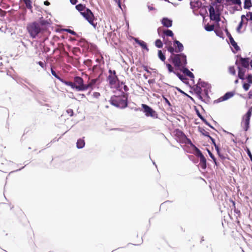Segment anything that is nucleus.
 I'll use <instances>...</instances> for the list:
<instances>
[{
    "mask_svg": "<svg viewBox=\"0 0 252 252\" xmlns=\"http://www.w3.org/2000/svg\"><path fill=\"white\" fill-rule=\"evenodd\" d=\"M49 25V20L41 17L37 21L28 23L27 26V30L31 38H39L43 35Z\"/></svg>",
    "mask_w": 252,
    "mask_h": 252,
    "instance_id": "nucleus-1",
    "label": "nucleus"
},
{
    "mask_svg": "<svg viewBox=\"0 0 252 252\" xmlns=\"http://www.w3.org/2000/svg\"><path fill=\"white\" fill-rule=\"evenodd\" d=\"M174 65L176 66H180L186 64V57L184 55H175L171 56Z\"/></svg>",
    "mask_w": 252,
    "mask_h": 252,
    "instance_id": "nucleus-2",
    "label": "nucleus"
},
{
    "mask_svg": "<svg viewBox=\"0 0 252 252\" xmlns=\"http://www.w3.org/2000/svg\"><path fill=\"white\" fill-rule=\"evenodd\" d=\"M112 103L120 108H125L126 106V98L125 96L122 97H115L112 98Z\"/></svg>",
    "mask_w": 252,
    "mask_h": 252,
    "instance_id": "nucleus-3",
    "label": "nucleus"
},
{
    "mask_svg": "<svg viewBox=\"0 0 252 252\" xmlns=\"http://www.w3.org/2000/svg\"><path fill=\"white\" fill-rule=\"evenodd\" d=\"M75 81L77 83H78V85H75L73 83L71 82H65V84L66 86L68 87H70L71 88H76L78 90H85L87 88L85 86H84L82 84L83 80L81 78L79 77H77L75 79Z\"/></svg>",
    "mask_w": 252,
    "mask_h": 252,
    "instance_id": "nucleus-4",
    "label": "nucleus"
},
{
    "mask_svg": "<svg viewBox=\"0 0 252 252\" xmlns=\"http://www.w3.org/2000/svg\"><path fill=\"white\" fill-rule=\"evenodd\" d=\"M142 107L143 109L144 112L145 116L147 117H151L153 118H157L158 114L155 111L152 109L151 107H149L146 104H142Z\"/></svg>",
    "mask_w": 252,
    "mask_h": 252,
    "instance_id": "nucleus-5",
    "label": "nucleus"
},
{
    "mask_svg": "<svg viewBox=\"0 0 252 252\" xmlns=\"http://www.w3.org/2000/svg\"><path fill=\"white\" fill-rule=\"evenodd\" d=\"M81 14L91 24H93L94 15L92 11L87 9L84 12H81Z\"/></svg>",
    "mask_w": 252,
    "mask_h": 252,
    "instance_id": "nucleus-6",
    "label": "nucleus"
},
{
    "mask_svg": "<svg viewBox=\"0 0 252 252\" xmlns=\"http://www.w3.org/2000/svg\"><path fill=\"white\" fill-rule=\"evenodd\" d=\"M210 16L211 20L218 21L220 18L218 12L215 11L214 8L211 6L209 9Z\"/></svg>",
    "mask_w": 252,
    "mask_h": 252,
    "instance_id": "nucleus-7",
    "label": "nucleus"
},
{
    "mask_svg": "<svg viewBox=\"0 0 252 252\" xmlns=\"http://www.w3.org/2000/svg\"><path fill=\"white\" fill-rule=\"evenodd\" d=\"M252 108H250L243 118V123L246 126V130H247L249 125L250 117L252 115Z\"/></svg>",
    "mask_w": 252,
    "mask_h": 252,
    "instance_id": "nucleus-8",
    "label": "nucleus"
},
{
    "mask_svg": "<svg viewBox=\"0 0 252 252\" xmlns=\"http://www.w3.org/2000/svg\"><path fill=\"white\" fill-rule=\"evenodd\" d=\"M234 95V93L228 92L226 93L223 96L219 98V101L226 100Z\"/></svg>",
    "mask_w": 252,
    "mask_h": 252,
    "instance_id": "nucleus-9",
    "label": "nucleus"
},
{
    "mask_svg": "<svg viewBox=\"0 0 252 252\" xmlns=\"http://www.w3.org/2000/svg\"><path fill=\"white\" fill-rule=\"evenodd\" d=\"M240 63L242 64V65L245 67H248L249 66V58H240Z\"/></svg>",
    "mask_w": 252,
    "mask_h": 252,
    "instance_id": "nucleus-10",
    "label": "nucleus"
},
{
    "mask_svg": "<svg viewBox=\"0 0 252 252\" xmlns=\"http://www.w3.org/2000/svg\"><path fill=\"white\" fill-rule=\"evenodd\" d=\"M161 22L166 27H170L172 26V21L169 19L164 18L162 19Z\"/></svg>",
    "mask_w": 252,
    "mask_h": 252,
    "instance_id": "nucleus-11",
    "label": "nucleus"
},
{
    "mask_svg": "<svg viewBox=\"0 0 252 252\" xmlns=\"http://www.w3.org/2000/svg\"><path fill=\"white\" fill-rule=\"evenodd\" d=\"M26 5V7L32 12V1L31 0H22Z\"/></svg>",
    "mask_w": 252,
    "mask_h": 252,
    "instance_id": "nucleus-12",
    "label": "nucleus"
},
{
    "mask_svg": "<svg viewBox=\"0 0 252 252\" xmlns=\"http://www.w3.org/2000/svg\"><path fill=\"white\" fill-rule=\"evenodd\" d=\"M134 41L138 44L142 48L146 49L147 51L148 50V48L147 47L146 44L143 41L141 40H139L137 38H134Z\"/></svg>",
    "mask_w": 252,
    "mask_h": 252,
    "instance_id": "nucleus-13",
    "label": "nucleus"
},
{
    "mask_svg": "<svg viewBox=\"0 0 252 252\" xmlns=\"http://www.w3.org/2000/svg\"><path fill=\"white\" fill-rule=\"evenodd\" d=\"M245 18H246L245 15H242V16H241V22L240 23L239 26L237 28V31L239 32H241V29H242V27L243 25V23H245Z\"/></svg>",
    "mask_w": 252,
    "mask_h": 252,
    "instance_id": "nucleus-14",
    "label": "nucleus"
},
{
    "mask_svg": "<svg viewBox=\"0 0 252 252\" xmlns=\"http://www.w3.org/2000/svg\"><path fill=\"white\" fill-rule=\"evenodd\" d=\"M252 6L251 0H244V7L245 9H249Z\"/></svg>",
    "mask_w": 252,
    "mask_h": 252,
    "instance_id": "nucleus-15",
    "label": "nucleus"
},
{
    "mask_svg": "<svg viewBox=\"0 0 252 252\" xmlns=\"http://www.w3.org/2000/svg\"><path fill=\"white\" fill-rule=\"evenodd\" d=\"M229 41L230 42L231 45L234 48V49L237 51L239 50V47L237 45V43L235 42V41L234 40V39L232 38V37H230L229 38Z\"/></svg>",
    "mask_w": 252,
    "mask_h": 252,
    "instance_id": "nucleus-16",
    "label": "nucleus"
},
{
    "mask_svg": "<svg viewBox=\"0 0 252 252\" xmlns=\"http://www.w3.org/2000/svg\"><path fill=\"white\" fill-rule=\"evenodd\" d=\"M85 145L84 140L79 139L77 142V147L78 148H82Z\"/></svg>",
    "mask_w": 252,
    "mask_h": 252,
    "instance_id": "nucleus-17",
    "label": "nucleus"
},
{
    "mask_svg": "<svg viewBox=\"0 0 252 252\" xmlns=\"http://www.w3.org/2000/svg\"><path fill=\"white\" fill-rule=\"evenodd\" d=\"M175 45H176L177 47L178 48V51H181L183 49V45L178 41L176 40L174 42Z\"/></svg>",
    "mask_w": 252,
    "mask_h": 252,
    "instance_id": "nucleus-18",
    "label": "nucleus"
},
{
    "mask_svg": "<svg viewBox=\"0 0 252 252\" xmlns=\"http://www.w3.org/2000/svg\"><path fill=\"white\" fill-rule=\"evenodd\" d=\"M227 2H231L232 4H238L239 6L241 5V0H226Z\"/></svg>",
    "mask_w": 252,
    "mask_h": 252,
    "instance_id": "nucleus-19",
    "label": "nucleus"
},
{
    "mask_svg": "<svg viewBox=\"0 0 252 252\" xmlns=\"http://www.w3.org/2000/svg\"><path fill=\"white\" fill-rule=\"evenodd\" d=\"M51 73L56 78L61 81L62 82H63V79H62L58 74L56 72V71L53 69L51 68Z\"/></svg>",
    "mask_w": 252,
    "mask_h": 252,
    "instance_id": "nucleus-20",
    "label": "nucleus"
},
{
    "mask_svg": "<svg viewBox=\"0 0 252 252\" xmlns=\"http://www.w3.org/2000/svg\"><path fill=\"white\" fill-rule=\"evenodd\" d=\"M246 18H245V22L248 20H250L252 23V12H249L245 15Z\"/></svg>",
    "mask_w": 252,
    "mask_h": 252,
    "instance_id": "nucleus-21",
    "label": "nucleus"
},
{
    "mask_svg": "<svg viewBox=\"0 0 252 252\" xmlns=\"http://www.w3.org/2000/svg\"><path fill=\"white\" fill-rule=\"evenodd\" d=\"M239 77L241 79H244L245 76V71L242 69H239V73H238Z\"/></svg>",
    "mask_w": 252,
    "mask_h": 252,
    "instance_id": "nucleus-22",
    "label": "nucleus"
},
{
    "mask_svg": "<svg viewBox=\"0 0 252 252\" xmlns=\"http://www.w3.org/2000/svg\"><path fill=\"white\" fill-rule=\"evenodd\" d=\"M184 73H185L187 75L189 76L190 78H193L194 77L193 74L191 73L189 70L187 69H185L184 70Z\"/></svg>",
    "mask_w": 252,
    "mask_h": 252,
    "instance_id": "nucleus-23",
    "label": "nucleus"
},
{
    "mask_svg": "<svg viewBox=\"0 0 252 252\" xmlns=\"http://www.w3.org/2000/svg\"><path fill=\"white\" fill-rule=\"evenodd\" d=\"M158 57L159 58V59L161 61H165V57L164 55L162 54L161 51H160V50L158 51Z\"/></svg>",
    "mask_w": 252,
    "mask_h": 252,
    "instance_id": "nucleus-24",
    "label": "nucleus"
},
{
    "mask_svg": "<svg viewBox=\"0 0 252 252\" xmlns=\"http://www.w3.org/2000/svg\"><path fill=\"white\" fill-rule=\"evenodd\" d=\"M205 29L207 31H212L214 30V26L207 25L205 26Z\"/></svg>",
    "mask_w": 252,
    "mask_h": 252,
    "instance_id": "nucleus-25",
    "label": "nucleus"
},
{
    "mask_svg": "<svg viewBox=\"0 0 252 252\" xmlns=\"http://www.w3.org/2000/svg\"><path fill=\"white\" fill-rule=\"evenodd\" d=\"M164 33L167 36H173V32L171 31L168 30L164 31Z\"/></svg>",
    "mask_w": 252,
    "mask_h": 252,
    "instance_id": "nucleus-26",
    "label": "nucleus"
},
{
    "mask_svg": "<svg viewBox=\"0 0 252 252\" xmlns=\"http://www.w3.org/2000/svg\"><path fill=\"white\" fill-rule=\"evenodd\" d=\"M66 113L67 115V117H71L73 115V111L72 109H68L66 110Z\"/></svg>",
    "mask_w": 252,
    "mask_h": 252,
    "instance_id": "nucleus-27",
    "label": "nucleus"
},
{
    "mask_svg": "<svg viewBox=\"0 0 252 252\" xmlns=\"http://www.w3.org/2000/svg\"><path fill=\"white\" fill-rule=\"evenodd\" d=\"M85 7L84 6H83L82 4H78L76 6V8L78 10V11H83Z\"/></svg>",
    "mask_w": 252,
    "mask_h": 252,
    "instance_id": "nucleus-28",
    "label": "nucleus"
},
{
    "mask_svg": "<svg viewBox=\"0 0 252 252\" xmlns=\"http://www.w3.org/2000/svg\"><path fill=\"white\" fill-rule=\"evenodd\" d=\"M200 156L201 157V161L203 162V168H205L206 167V164H205L206 160H205L204 157H203V156L201 154H200Z\"/></svg>",
    "mask_w": 252,
    "mask_h": 252,
    "instance_id": "nucleus-29",
    "label": "nucleus"
},
{
    "mask_svg": "<svg viewBox=\"0 0 252 252\" xmlns=\"http://www.w3.org/2000/svg\"><path fill=\"white\" fill-rule=\"evenodd\" d=\"M250 87V84L245 83L243 85V88L245 91H248Z\"/></svg>",
    "mask_w": 252,
    "mask_h": 252,
    "instance_id": "nucleus-30",
    "label": "nucleus"
},
{
    "mask_svg": "<svg viewBox=\"0 0 252 252\" xmlns=\"http://www.w3.org/2000/svg\"><path fill=\"white\" fill-rule=\"evenodd\" d=\"M156 45L157 47H158V48L161 47L162 45L161 41L159 40H157L156 41Z\"/></svg>",
    "mask_w": 252,
    "mask_h": 252,
    "instance_id": "nucleus-31",
    "label": "nucleus"
},
{
    "mask_svg": "<svg viewBox=\"0 0 252 252\" xmlns=\"http://www.w3.org/2000/svg\"><path fill=\"white\" fill-rule=\"evenodd\" d=\"M247 81L250 84H252V75H249L247 77Z\"/></svg>",
    "mask_w": 252,
    "mask_h": 252,
    "instance_id": "nucleus-32",
    "label": "nucleus"
},
{
    "mask_svg": "<svg viewBox=\"0 0 252 252\" xmlns=\"http://www.w3.org/2000/svg\"><path fill=\"white\" fill-rule=\"evenodd\" d=\"M37 63L43 68H44L46 66V63L45 62H38Z\"/></svg>",
    "mask_w": 252,
    "mask_h": 252,
    "instance_id": "nucleus-33",
    "label": "nucleus"
},
{
    "mask_svg": "<svg viewBox=\"0 0 252 252\" xmlns=\"http://www.w3.org/2000/svg\"><path fill=\"white\" fill-rule=\"evenodd\" d=\"M229 72L232 74H235V70L234 67H230L229 68Z\"/></svg>",
    "mask_w": 252,
    "mask_h": 252,
    "instance_id": "nucleus-34",
    "label": "nucleus"
},
{
    "mask_svg": "<svg viewBox=\"0 0 252 252\" xmlns=\"http://www.w3.org/2000/svg\"><path fill=\"white\" fill-rule=\"evenodd\" d=\"M166 66L167 67L170 72H173V67L170 64H166Z\"/></svg>",
    "mask_w": 252,
    "mask_h": 252,
    "instance_id": "nucleus-35",
    "label": "nucleus"
},
{
    "mask_svg": "<svg viewBox=\"0 0 252 252\" xmlns=\"http://www.w3.org/2000/svg\"><path fill=\"white\" fill-rule=\"evenodd\" d=\"M168 50L171 53H172L173 55V52H174V48L171 46H169L168 47Z\"/></svg>",
    "mask_w": 252,
    "mask_h": 252,
    "instance_id": "nucleus-36",
    "label": "nucleus"
},
{
    "mask_svg": "<svg viewBox=\"0 0 252 252\" xmlns=\"http://www.w3.org/2000/svg\"><path fill=\"white\" fill-rule=\"evenodd\" d=\"M208 153H209V155H210V157H211V158H212L214 160H215V158L213 156V154H212V153H211L209 150L208 151Z\"/></svg>",
    "mask_w": 252,
    "mask_h": 252,
    "instance_id": "nucleus-37",
    "label": "nucleus"
},
{
    "mask_svg": "<svg viewBox=\"0 0 252 252\" xmlns=\"http://www.w3.org/2000/svg\"><path fill=\"white\" fill-rule=\"evenodd\" d=\"M70 2L73 4H75L77 2V0H70Z\"/></svg>",
    "mask_w": 252,
    "mask_h": 252,
    "instance_id": "nucleus-38",
    "label": "nucleus"
},
{
    "mask_svg": "<svg viewBox=\"0 0 252 252\" xmlns=\"http://www.w3.org/2000/svg\"><path fill=\"white\" fill-rule=\"evenodd\" d=\"M44 4L45 5L48 6V5H50V2L49 1H47V0H46V1L44 2Z\"/></svg>",
    "mask_w": 252,
    "mask_h": 252,
    "instance_id": "nucleus-39",
    "label": "nucleus"
},
{
    "mask_svg": "<svg viewBox=\"0 0 252 252\" xmlns=\"http://www.w3.org/2000/svg\"><path fill=\"white\" fill-rule=\"evenodd\" d=\"M64 31H67V32H69L71 33L72 34H74V32H73V31H71V30H64Z\"/></svg>",
    "mask_w": 252,
    "mask_h": 252,
    "instance_id": "nucleus-40",
    "label": "nucleus"
},
{
    "mask_svg": "<svg viewBox=\"0 0 252 252\" xmlns=\"http://www.w3.org/2000/svg\"><path fill=\"white\" fill-rule=\"evenodd\" d=\"M249 65L252 67V59L249 60Z\"/></svg>",
    "mask_w": 252,
    "mask_h": 252,
    "instance_id": "nucleus-41",
    "label": "nucleus"
},
{
    "mask_svg": "<svg viewBox=\"0 0 252 252\" xmlns=\"http://www.w3.org/2000/svg\"><path fill=\"white\" fill-rule=\"evenodd\" d=\"M198 116L205 123L207 124L206 121L202 118V117L200 115H198Z\"/></svg>",
    "mask_w": 252,
    "mask_h": 252,
    "instance_id": "nucleus-42",
    "label": "nucleus"
},
{
    "mask_svg": "<svg viewBox=\"0 0 252 252\" xmlns=\"http://www.w3.org/2000/svg\"><path fill=\"white\" fill-rule=\"evenodd\" d=\"M249 97L250 98H252V92H250L249 93Z\"/></svg>",
    "mask_w": 252,
    "mask_h": 252,
    "instance_id": "nucleus-43",
    "label": "nucleus"
},
{
    "mask_svg": "<svg viewBox=\"0 0 252 252\" xmlns=\"http://www.w3.org/2000/svg\"><path fill=\"white\" fill-rule=\"evenodd\" d=\"M148 8L150 10H152L154 9L153 7L150 6H148Z\"/></svg>",
    "mask_w": 252,
    "mask_h": 252,
    "instance_id": "nucleus-44",
    "label": "nucleus"
},
{
    "mask_svg": "<svg viewBox=\"0 0 252 252\" xmlns=\"http://www.w3.org/2000/svg\"><path fill=\"white\" fill-rule=\"evenodd\" d=\"M177 76L179 77V78L181 79V80H182V78L181 77V76L179 74H177Z\"/></svg>",
    "mask_w": 252,
    "mask_h": 252,
    "instance_id": "nucleus-45",
    "label": "nucleus"
},
{
    "mask_svg": "<svg viewBox=\"0 0 252 252\" xmlns=\"http://www.w3.org/2000/svg\"><path fill=\"white\" fill-rule=\"evenodd\" d=\"M217 1L219 3H221V0H217Z\"/></svg>",
    "mask_w": 252,
    "mask_h": 252,
    "instance_id": "nucleus-46",
    "label": "nucleus"
},
{
    "mask_svg": "<svg viewBox=\"0 0 252 252\" xmlns=\"http://www.w3.org/2000/svg\"><path fill=\"white\" fill-rule=\"evenodd\" d=\"M179 91L180 92H181V93H182L185 94L184 92H183L181 90H179Z\"/></svg>",
    "mask_w": 252,
    "mask_h": 252,
    "instance_id": "nucleus-47",
    "label": "nucleus"
},
{
    "mask_svg": "<svg viewBox=\"0 0 252 252\" xmlns=\"http://www.w3.org/2000/svg\"><path fill=\"white\" fill-rule=\"evenodd\" d=\"M238 82V80H236L235 83H237Z\"/></svg>",
    "mask_w": 252,
    "mask_h": 252,
    "instance_id": "nucleus-48",
    "label": "nucleus"
},
{
    "mask_svg": "<svg viewBox=\"0 0 252 252\" xmlns=\"http://www.w3.org/2000/svg\"><path fill=\"white\" fill-rule=\"evenodd\" d=\"M2 64V63L0 62V65Z\"/></svg>",
    "mask_w": 252,
    "mask_h": 252,
    "instance_id": "nucleus-49",
    "label": "nucleus"
}]
</instances>
